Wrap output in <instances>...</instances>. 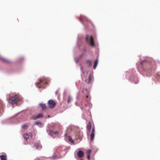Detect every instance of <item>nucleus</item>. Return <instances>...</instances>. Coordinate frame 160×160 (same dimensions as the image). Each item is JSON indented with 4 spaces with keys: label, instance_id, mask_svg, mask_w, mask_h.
I'll list each match as a JSON object with an SVG mask.
<instances>
[{
    "label": "nucleus",
    "instance_id": "f257e3e1",
    "mask_svg": "<svg viewBox=\"0 0 160 160\" xmlns=\"http://www.w3.org/2000/svg\"><path fill=\"white\" fill-rule=\"evenodd\" d=\"M82 72L88 78L85 82L88 84L92 83L93 79V72L92 71H83Z\"/></svg>",
    "mask_w": 160,
    "mask_h": 160
},
{
    "label": "nucleus",
    "instance_id": "f03ea898",
    "mask_svg": "<svg viewBox=\"0 0 160 160\" xmlns=\"http://www.w3.org/2000/svg\"><path fill=\"white\" fill-rule=\"evenodd\" d=\"M19 101V98L17 95L11 97L8 100L9 102L12 104L16 103Z\"/></svg>",
    "mask_w": 160,
    "mask_h": 160
},
{
    "label": "nucleus",
    "instance_id": "7ed1b4c3",
    "mask_svg": "<svg viewBox=\"0 0 160 160\" xmlns=\"http://www.w3.org/2000/svg\"><path fill=\"white\" fill-rule=\"evenodd\" d=\"M48 84V80L45 78H40L39 81L36 83V84L38 86L40 84L41 85V87H42V85L44 84Z\"/></svg>",
    "mask_w": 160,
    "mask_h": 160
},
{
    "label": "nucleus",
    "instance_id": "20e7f679",
    "mask_svg": "<svg viewBox=\"0 0 160 160\" xmlns=\"http://www.w3.org/2000/svg\"><path fill=\"white\" fill-rule=\"evenodd\" d=\"M89 36L88 35H87L86 36V40L87 42L89 43L91 46H94L95 45V43L94 42V39L92 36H91L90 39Z\"/></svg>",
    "mask_w": 160,
    "mask_h": 160
},
{
    "label": "nucleus",
    "instance_id": "39448f33",
    "mask_svg": "<svg viewBox=\"0 0 160 160\" xmlns=\"http://www.w3.org/2000/svg\"><path fill=\"white\" fill-rule=\"evenodd\" d=\"M48 106L50 108H53L56 105L55 102L52 100H49L48 102Z\"/></svg>",
    "mask_w": 160,
    "mask_h": 160
},
{
    "label": "nucleus",
    "instance_id": "423d86ee",
    "mask_svg": "<svg viewBox=\"0 0 160 160\" xmlns=\"http://www.w3.org/2000/svg\"><path fill=\"white\" fill-rule=\"evenodd\" d=\"M43 117V115L41 113H39V114L37 116L35 115H32V116L31 118V119H32L33 120H35L38 118H42Z\"/></svg>",
    "mask_w": 160,
    "mask_h": 160
},
{
    "label": "nucleus",
    "instance_id": "0eeeda50",
    "mask_svg": "<svg viewBox=\"0 0 160 160\" xmlns=\"http://www.w3.org/2000/svg\"><path fill=\"white\" fill-rule=\"evenodd\" d=\"M95 132V128L94 127L92 128V132L90 135L91 140L93 141L94 138V133Z\"/></svg>",
    "mask_w": 160,
    "mask_h": 160
},
{
    "label": "nucleus",
    "instance_id": "6e6552de",
    "mask_svg": "<svg viewBox=\"0 0 160 160\" xmlns=\"http://www.w3.org/2000/svg\"><path fill=\"white\" fill-rule=\"evenodd\" d=\"M91 125L92 123L90 122H89L87 125V128L88 131L89 133H90L91 132L92 127Z\"/></svg>",
    "mask_w": 160,
    "mask_h": 160
},
{
    "label": "nucleus",
    "instance_id": "1a4fd4ad",
    "mask_svg": "<svg viewBox=\"0 0 160 160\" xmlns=\"http://www.w3.org/2000/svg\"><path fill=\"white\" fill-rule=\"evenodd\" d=\"M84 152L81 150L78 151V156L79 158H82L84 156Z\"/></svg>",
    "mask_w": 160,
    "mask_h": 160
},
{
    "label": "nucleus",
    "instance_id": "9d476101",
    "mask_svg": "<svg viewBox=\"0 0 160 160\" xmlns=\"http://www.w3.org/2000/svg\"><path fill=\"white\" fill-rule=\"evenodd\" d=\"M3 105L2 102L0 101V114L3 112Z\"/></svg>",
    "mask_w": 160,
    "mask_h": 160
},
{
    "label": "nucleus",
    "instance_id": "9b49d317",
    "mask_svg": "<svg viewBox=\"0 0 160 160\" xmlns=\"http://www.w3.org/2000/svg\"><path fill=\"white\" fill-rule=\"evenodd\" d=\"M1 160H7V157L6 154H3L0 155Z\"/></svg>",
    "mask_w": 160,
    "mask_h": 160
},
{
    "label": "nucleus",
    "instance_id": "f8f14e48",
    "mask_svg": "<svg viewBox=\"0 0 160 160\" xmlns=\"http://www.w3.org/2000/svg\"><path fill=\"white\" fill-rule=\"evenodd\" d=\"M39 106L42 108V109L43 110H45L46 109L47 106L46 105L44 104L40 103L39 104Z\"/></svg>",
    "mask_w": 160,
    "mask_h": 160
},
{
    "label": "nucleus",
    "instance_id": "ddd939ff",
    "mask_svg": "<svg viewBox=\"0 0 160 160\" xmlns=\"http://www.w3.org/2000/svg\"><path fill=\"white\" fill-rule=\"evenodd\" d=\"M34 147H35V148L37 149H40L42 148V146L37 143L34 144Z\"/></svg>",
    "mask_w": 160,
    "mask_h": 160
},
{
    "label": "nucleus",
    "instance_id": "4468645a",
    "mask_svg": "<svg viewBox=\"0 0 160 160\" xmlns=\"http://www.w3.org/2000/svg\"><path fill=\"white\" fill-rule=\"evenodd\" d=\"M86 64L89 66H91L92 65V62L90 60H88L86 61Z\"/></svg>",
    "mask_w": 160,
    "mask_h": 160
},
{
    "label": "nucleus",
    "instance_id": "2eb2a0df",
    "mask_svg": "<svg viewBox=\"0 0 160 160\" xmlns=\"http://www.w3.org/2000/svg\"><path fill=\"white\" fill-rule=\"evenodd\" d=\"M148 61L146 60H143L142 61H141L140 63V65L143 66V65H145L147 62Z\"/></svg>",
    "mask_w": 160,
    "mask_h": 160
},
{
    "label": "nucleus",
    "instance_id": "dca6fc26",
    "mask_svg": "<svg viewBox=\"0 0 160 160\" xmlns=\"http://www.w3.org/2000/svg\"><path fill=\"white\" fill-rule=\"evenodd\" d=\"M98 59L96 60L94 62V65L93 66V69H95L98 64Z\"/></svg>",
    "mask_w": 160,
    "mask_h": 160
},
{
    "label": "nucleus",
    "instance_id": "f3484780",
    "mask_svg": "<svg viewBox=\"0 0 160 160\" xmlns=\"http://www.w3.org/2000/svg\"><path fill=\"white\" fill-rule=\"evenodd\" d=\"M24 138L26 140H28L29 138V136L27 133H25L23 135Z\"/></svg>",
    "mask_w": 160,
    "mask_h": 160
},
{
    "label": "nucleus",
    "instance_id": "a211bd4d",
    "mask_svg": "<svg viewBox=\"0 0 160 160\" xmlns=\"http://www.w3.org/2000/svg\"><path fill=\"white\" fill-rule=\"evenodd\" d=\"M0 59L2 61H3L4 62H7V63H9L10 62L9 61V60L5 58H0Z\"/></svg>",
    "mask_w": 160,
    "mask_h": 160
},
{
    "label": "nucleus",
    "instance_id": "6ab92c4d",
    "mask_svg": "<svg viewBox=\"0 0 160 160\" xmlns=\"http://www.w3.org/2000/svg\"><path fill=\"white\" fill-rule=\"evenodd\" d=\"M53 132L51 130H50L48 131V133H49V135L51 136H53Z\"/></svg>",
    "mask_w": 160,
    "mask_h": 160
},
{
    "label": "nucleus",
    "instance_id": "aec40b11",
    "mask_svg": "<svg viewBox=\"0 0 160 160\" xmlns=\"http://www.w3.org/2000/svg\"><path fill=\"white\" fill-rule=\"evenodd\" d=\"M27 127H28V125L26 124H25L23 125L22 126V128L26 129L27 128Z\"/></svg>",
    "mask_w": 160,
    "mask_h": 160
},
{
    "label": "nucleus",
    "instance_id": "412c9836",
    "mask_svg": "<svg viewBox=\"0 0 160 160\" xmlns=\"http://www.w3.org/2000/svg\"><path fill=\"white\" fill-rule=\"evenodd\" d=\"M72 99L70 96H69L68 97V100H67V102L68 103H69L71 102Z\"/></svg>",
    "mask_w": 160,
    "mask_h": 160
},
{
    "label": "nucleus",
    "instance_id": "4be33fe9",
    "mask_svg": "<svg viewBox=\"0 0 160 160\" xmlns=\"http://www.w3.org/2000/svg\"><path fill=\"white\" fill-rule=\"evenodd\" d=\"M68 140L71 142H73V140L72 139V138H71L70 137V136H69L68 137Z\"/></svg>",
    "mask_w": 160,
    "mask_h": 160
},
{
    "label": "nucleus",
    "instance_id": "5701e85b",
    "mask_svg": "<svg viewBox=\"0 0 160 160\" xmlns=\"http://www.w3.org/2000/svg\"><path fill=\"white\" fill-rule=\"evenodd\" d=\"M91 152V150H88L87 152V154H88L90 155Z\"/></svg>",
    "mask_w": 160,
    "mask_h": 160
},
{
    "label": "nucleus",
    "instance_id": "b1692460",
    "mask_svg": "<svg viewBox=\"0 0 160 160\" xmlns=\"http://www.w3.org/2000/svg\"><path fill=\"white\" fill-rule=\"evenodd\" d=\"M39 124H42V123L40 122H36L34 123V124L35 125H38Z\"/></svg>",
    "mask_w": 160,
    "mask_h": 160
},
{
    "label": "nucleus",
    "instance_id": "393cba45",
    "mask_svg": "<svg viewBox=\"0 0 160 160\" xmlns=\"http://www.w3.org/2000/svg\"><path fill=\"white\" fill-rule=\"evenodd\" d=\"M53 135H58V132L57 131L53 132Z\"/></svg>",
    "mask_w": 160,
    "mask_h": 160
},
{
    "label": "nucleus",
    "instance_id": "a878e982",
    "mask_svg": "<svg viewBox=\"0 0 160 160\" xmlns=\"http://www.w3.org/2000/svg\"><path fill=\"white\" fill-rule=\"evenodd\" d=\"M79 61V59L78 58L75 59V62L76 63H78Z\"/></svg>",
    "mask_w": 160,
    "mask_h": 160
},
{
    "label": "nucleus",
    "instance_id": "bb28decb",
    "mask_svg": "<svg viewBox=\"0 0 160 160\" xmlns=\"http://www.w3.org/2000/svg\"><path fill=\"white\" fill-rule=\"evenodd\" d=\"M87 158L88 160H90V155H89V154L87 155Z\"/></svg>",
    "mask_w": 160,
    "mask_h": 160
},
{
    "label": "nucleus",
    "instance_id": "cd10ccee",
    "mask_svg": "<svg viewBox=\"0 0 160 160\" xmlns=\"http://www.w3.org/2000/svg\"><path fill=\"white\" fill-rule=\"evenodd\" d=\"M88 95H87L86 96V97H87V98H88Z\"/></svg>",
    "mask_w": 160,
    "mask_h": 160
},
{
    "label": "nucleus",
    "instance_id": "c85d7f7f",
    "mask_svg": "<svg viewBox=\"0 0 160 160\" xmlns=\"http://www.w3.org/2000/svg\"><path fill=\"white\" fill-rule=\"evenodd\" d=\"M81 20V22L82 23V21L81 20Z\"/></svg>",
    "mask_w": 160,
    "mask_h": 160
},
{
    "label": "nucleus",
    "instance_id": "c756f323",
    "mask_svg": "<svg viewBox=\"0 0 160 160\" xmlns=\"http://www.w3.org/2000/svg\"><path fill=\"white\" fill-rule=\"evenodd\" d=\"M82 92H83V90H82Z\"/></svg>",
    "mask_w": 160,
    "mask_h": 160
},
{
    "label": "nucleus",
    "instance_id": "7c9ffc66",
    "mask_svg": "<svg viewBox=\"0 0 160 160\" xmlns=\"http://www.w3.org/2000/svg\"><path fill=\"white\" fill-rule=\"evenodd\" d=\"M39 88H41V87L40 86H39Z\"/></svg>",
    "mask_w": 160,
    "mask_h": 160
}]
</instances>
